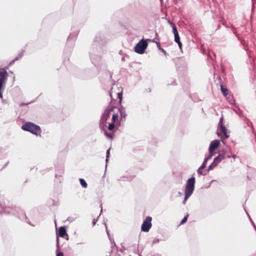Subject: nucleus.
Segmentation results:
<instances>
[{
  "label": "nucleus",
  "mask_w": 256,
  "mask_h": 256,
  "mask_svg": "<svg viewBox=\"0 0 256 256\" xmlns=\"http://www.w3.org/2000/svg\"><path fill=\"white\" fill-rule=\"evenodd\" d=\"M113 111V108H112L106 109L104 114H102L101 119L100 123L103 124V126H106V122L108 118L110 117V112Z\"/></svg>",
  "instance_id": "obj_8"
},
{
  "label": "nucleus",
  "mask_w": 256,
  "mask_h": 256,
  "mask_svg": "<svg viewBox=\"0 0 256 256\" xmlns=\"http://www.w3.org/2000/svg\"><path fill=\"white\" fill-rule=\"evenodd\" d=\"M218 134L222 140L227 138L229 136L227 134V130L224 125L220 126V132Z\"/></svg>",
  "instance_id": "obj_12"
},
{
  "label": "nucleus",
  "mask_w": 256,
  "mask_h": 256,
  "mask_svg": "<svg viewBox=\"0 0 256 256\" xmlns=\"http://www.w3.org/2000/svg\"><path fill=\"white\" fill-rule=\"evenodd\" d=\"M16 60H15V58H14V60H12V61H11V62H10V65H12V64H14V62H15L16 61Z\"/></svg>",
  "instance_id": "obj_40"
},
{
  "label": "nucleus",
  "mask_w": 256,
  "mask_h": 256,
  "mask_svg": "<svg viewBox=\"0 0 256 256\" xmlns=\"http://www.w3.org/2000/svg\"><path fill=\"white\" fill-rule=\"evenodd\" d=\"M220 140H215L212 141L209 146L208 150L209 153L214 154V151L219 146Z\"/></svg>",
  "instance_id": "obj_9"
},
{
  "label": "nucleus",
  "mask_w": 256,
  "mask_h": 256,
  "mask_svg": "<svg viewBox=\"0 0 256 256\" xmlns=\"http://www.w3.org/2000/svg\"><path fill=\"white\" fill-rule=\"evenodd\" d=\"M118 98L119 99V102L120 104L122 101V92L121 91L118 94Z\"/></svg>",
  "instance_id": "obj_25"
},
{
  "label": "nucleus",
  "mask_w": 256,
  "mask_h": 256,
  "mask_svg": "<svg viewBox=\"0 0 256 256\" xmlns=\"http://www.w3.org/2000/svg\"><path fill=\"white\" fill-rule=\"evenodd\" d=\"M106 40L104 38V36L101 34H98L95 36L93 43L92 46L94 44V48L101 49L100 46L104 44Z\"/></svg>",
  "instance_id": "obj_6"
},
{
  "label": "nucleus",
  "mask_w": 256,
  "mask_h": 256,
  "mask_svg": "<svg viewBox=\"0 0 256 256\" xmlns=\"http://www.w3.org/2000/svg\"><path fill=\"white\" fill-rule=\"evenodd\" d=\"M158 242V239L154 240V242Z\"/></svg>",
  "instance_id": "obj_47"
},
{
  "label": "nucleus",
  "mask_w": 256,
  "mask_h": 256,
  "mask_svg": "<svg viewBox=\"0 0 256 256\" xmlns=\"http://www.w3.org/2000/svg\"><path fill=\"white\" fill-rule=\"evenodd\" d=\"M98 221V220L97 219H94L92 221V224L93 226H94L96 222Z\"/></svg>",
  "instance_id": "obj_39"
},
{
  "label": "nucleus",
  "mask_w": 256,
  "mask_h": 256,
  "mask_svg": "<svg viewBox=\"0 0 256 256\" xmlns=\"http://www.w3.org/2000/svg\"><path fill=\"white\" fill-rule=\"evenodd\" d=\"M56 256H64V254L62 252H60L57 254Z\"/></svg>",
  "instance_id": "obj_38"
},
{
  "label": "nucleus",
  "mask_w": 256,
  "mask_h": 256,
  "mask_svg": "<svg viewBox=\"0 0 256 256\" xmlns=\"http://www.w3.org/2000/svg\"><path fill=\"white\" fill-rule=\"evenodd\" d=\"M119 111H120L121 117L124 118L126 116L127 114L125 112V108H123L122 106H121L119 108Z\"/></svg>",
  "instance_id": "obj_17"
},
{
  "label": "nucleus",
  "mask_w": 256,
  "mask_h": 256,
  "mask_svg": "<svg viewBox=\"0 0 256 256\" xmlns=\"http://www.w3.org/2000/svg\"><path fill=\"white\" fill-rule=\"evenodd\" d=\"M105 226H106V232H107V234L108 235V236L110 237V234H109V232L108 230V228H107V226H106V225L105 224Z\"/></svg>",
  "instance_id": "obj_42"
},
{
  "label": "nucleus",
  "mask_w": 256,
  "mask_h": 256,
  "mask_svg": "<svg viewBox=\"0 0 256 256\" xmlns=\"http://www.w3.org/2000/svg\"><path fill=\"white\" fill-rule=\"evenodd\" d=\"M126 60L124 56L122 58V61L124 62Z\"/></svg>",
  "instance_id": "obj_43"
},
{
  "label": "nucleus",
  "mask_w": 256,
  "mask_h": 256,
  "mask_svg": "<svg viewBox=\"0 0 256 256\" xmlns=\"http://www.w3.org/2000/svg\"><path fill=\"white\" fill-rule=\"evenodd\" d=\"M67 220L68 221H70V222H72L74 220V218H72V217H68V218Z\"/></svg>",
  "instance_id": "obj_37"
},
{
  "label": "nucleus",
  "mask_w": 256,
  "mask_h": 256,
  "mask_svg": "<svg viewBox=\"0 0 256 256\" xmlns=\"http://www.w3.org/2000/svg\"><path fill=\"white\" fill-rule=\"evenodd\" d=\"M120 54H122V50L120 51Z\"/></svg>",
  "instance_id": "obj_50"
},
{
  "label": "nucleus",
  "mask_w": 256,
  "mask_h": 256,
  "mask_svg": "<svg viewBox=\"0 0 256 256\" xmlns=\"http://www.w3.org/2000/svg\"><path fill=\"white\" fill-rule=\"evenodd\" d=\"M157 46H158V48L160 47V42H157ZM159 48L160 49V48Z\"/></svg>",
  "instance_id": "obj_45"
},
{
  "label": "nucleus",
  "mask_w": 256,
  "mask_h": 256,
  "mask_svg": "<svg viewBox=\"0 0 256 256\" xmlns=\"http://www.w3.org/2000/svg\"><path fill=\"white\" fill-rule=\"evenodd\" d=\"M0 212H4L8 214H12L18 216L20 219L24 220L26 218V215L24 212L18 208H10L4 207L0 204Z\"/></svg>",
  "instance_id": "obj_2"
},
{
  "label": "nucleus",
  "mask_w": 256,
  "mask_h": 256,
  "mask_svg": "<svg viewBox=\"0 0 256 256\" xmlns=\"http://www.w3.org/2000/svg\"><path fill=\"white\" fill-rule=\"evenodd\" d=\"M24 55V52H20L18 54L15 58V60H18L21 58Z\"/></svg>",
  "instance_id": "obj_27"
},
{
  "label": "nucleus",
  "mask_w": 256,
  "mask_h": 256,
  "mask_svg": "<svg viewBox=\"0 0 256 256\" xmlns=\"http://www.w3.org/2000/svg\"><path fill=\"white\" fill-rule=\"evenodd\" d=\"M214 162L217 164L220 162L222 161V160L220 158V156H217L216 157L214 158Z\"/></svg>",
  "instance_id": "obj_24"
},
{
  "label": "nucleus",
  "mask_w": 256,
  "mask_h": 256,
  "mask_svg": "<svg viewBox=\"0 0 256 256\" xmlns=\"http://www.w3.org/2000/svg\"><path fill=\"white\" fill-rule=\"evenodd\" d=\"M192 195H190V194H186L184 193V200H183V202L182 203L184 204H185L186 202V200H188V199Z\"/></svg>",
  "instance_id": "obj_28"
},
{
  "label": "nucleus",
  "mask_w": 256,
  "mask_h": 256,
  "mask_svg": "<svg viewBox=\"0 0 256 256\" xmlns=\"http://www.w3.org/2000/svg\"><path fill=\"white\" fill-rule=\"evenodd\" d=\"M24 55V52H20L18 54L15 58V60H18L21 58Z\"/></svg>",
  "instance_id": "obj_26"
},
{
  "label": "nucleus",
  "mask_w": 256,
  "mask_h": 256,
  "mask_svg": "<svg viewBox=\"0 0 256 256\" xmlns=\"http://www.w3.org/2000/svg\"><path fill=\"white\" fill-rule=\"evenodd\" d=\"M214 156V154H211L209 153L208 156H206L204 158V160L202 166L206 168L208 161V160H210V159H211V158H212V156Z\"/></svg>",
  "instance_id": "obj_14"
},
{
  "label": "nucleus",
  "mask_w": 256,
  "mask_h": 256,
  "mask_svg": "<svg viewBox=\"0 0 256 256\" xmlns=\"http://www.w3.org/2000/svg\"><path fill=\"white\" fill-rule=\"evenodd\" d=\"M104 134L110 138H112L114 136L112 132H108L106 130H104Z\"/></svg>",
  "instance_id": "obj_23"
},
{
  "label": "nucleus",
  "mask_w": 256,
  "mask_h": 256,
  "mask_svg": "<svg viewBox=\"0 0 256 256\" xmlns=\"http://www.w3.org/2000/svg\"><path fill=\"white\" fill-rule=\"evenodd\" d=\"M101 49L94 48V44L90 48L89 54L92 63L96 67L98 70H100L102 65V62L101 56L98 54L100 53Z\"/></svg>",
  "instance_id": "obj_1"
},
{
  "label": "nucleus",
  "mask_w": 256,
  "mask_h": 256,
  "mask_svg": "<svg viewBox=\"0 0 256 256\" xmlns=\"http://www.w3.org/2000/svg\"><path fill=\"white\" fill-rule=\"evenodd\" d=\"M114 128V122H112V123H110L109 124H108V129L109 130H112Z\"/></svg>",
  "instance_id": "obj_29"
},
{
  "label": "nucleus",
  "mask_w": 256,
  "mask_h": 256,
  "mask_svg": "<svg viewBox=\"0 0 256 256\" xmlns=\"http://www.w3.org/2000/svg\"><path fill=\"white\" fill-rule=\"evenodd\" d=\"M251 221H252V224H253L254 226V228H256V226H255V225H254V222H253L252 220H251Z\"/></svg>",
  "instance_id": "obj_48"
},
{
  "label": "nucleus",
  "mask_w": 256,
  "mask_h": 256,
  "mask_svg": "<svg viewBox=\"0 0 256 256\" xmlns=\"http://www.w3.org/2000/svg\"><path fill=\"white\" fill-rule=\"evenodd\" d=\"M61 176V175H59L58 174H56V178L58 179Z\"/></svg>",
  "instance_id": "obj_41"
},
{
  "label": "nucleus",
  "mask_w": 256,
  "mask_h": 256,
  "mask_svg": "<svg viewBox=\"0 0 256 256\" xmlns=\"http://www.w3.org/2000/svg\"><path fill=\"white\" fill-rule=\"evenodd\" d=\"M221 90L225 96L228 95V90L226 88H224L222 85H220Z\"/></svg>",
  "instance_id": "obj_19"
},
{
  "label": "nucleus",
  "mask_w": 256,
  "mask_h": 256,
  "mask_svg": "<svg viewBox=\"0 0 256 256\" xmlns=\"http://www.w3.org/2000/svg\"><path fill=\"white\" fill-rule=\"evenodd\" d=\"M80 184L83 188H86L88 186L86 180L83 178H80Z\"/></svg>",
  "instance_id": "obj_21"
},
{
  "label": "nucleus",
  "mask_w": 256,
  "mask_h": 256,
  "mask_svg": "<svg viewBox=\"0 0 256 256\" xmlns=\"http://www.w3.org/2000/svg\"><path fill=\"white\" fill-rule=\"evenodd\" d=\"M8 74L5 70L0 72V88H2L3 83L7 79Z\"/></svg>",
  "instance_id": "obj_13"
},
{
  "label": "nucleus",
  "mask_w": 256,
  "mask_h": 256,
  "mask_svg": "<svg viewBox=\"0 0 256 256\" xmlns=\"http://www.w3.org/2000/svg\"><path fill=\"white\" fill-rule=\"evenodd\" d=\"M222 120H223V118H222V116L220 118V120L219 122V123H218V126H219L220 128V127L221 125H223Z\"/></svg>",
  "instance_id": "obj_35"
},
{
  "label": "nucleus",
  "mask_w": 256,
  "mask_h": 256,
  "mask_svg": "<svg viewBox=\"0 0 256 256\" xmlns=\"http://www.w3.org/2000/svg\"><path fill=\"white\" fill-rule=\"evenodd\" d=\"M162 51L164 54H166V52L165 50H164V49L162 48Z\"/></svg>",
  "instance_id": "obj_44"
},
{
  "label": "nucleus",
  "mask_w": 256,
  "mask_h": 256,
  "mask_svg": "<svg viewBox=\"0 0 256 256\" xmlns=\"http://www.w3.org/2000/svg\"><path fill=\"white\" fill-rule=\"evenodd\" d=\"M195 182V178L193 176H192L190 178L187 180L184 193L190 195L192 194L194 190Z\"/></svg>",
  "instance_id": "obj_4"
},
{
  "label": "nucleus",
  "mask_w": 256,
  "mask_h": 256,
  "mask_svg": "<svg viewBox=\"0 0 256 256\" xmlns=\"http://www.w3.org/2000/svg\"><path fill=\"white\" fill-rule=\"evenodd\" d=\"M169 23L172 26V31H173L174 34H178L176 25L171 22H169Z\"/></svg>",
  "instance_id": "obj_18"
},
{
  "label": "nucleus",
  "mask_w": 256,
  "mask_h": 256,
  "mask_svg": "<svg viewBox=\"0 0 256 256\" xmlns=\"http://www.w3.org/2000/svg\"><path fill=\"white\" fill-rule=\"evenodd\" d=\"M248 125L249 127H250L254 129V126L251 122L248 123Z\"/></svg>",
  "instance_id": "obj_36"
},
{
  "label": "nucleus",
  "mask_w": 256,
  "mask_h": 256,
  "mask_svg": "<svg viewBox=\"0 0 256 256\" xmlns=\"http://www.w3.org/2000/svg\"><path fill=\"white\" fill-rule=\"evenodd\" d=\"M66 234V230L64 226H60L58 230V232L57 233L56 238V246H58V236L61 238H64L65 235Z\"/></svg>",
  "instance_id": "obj_10"
},
{
  "label": "nucleus",
  "mask_w": 256,
  "mask_h": 256,
  "mask_svg": "<svg viewBox=\"0 0 256 256\" xmlns=\"http://www.w3.org/2000/svg\"><path fill=\"white\" fill-rule=\"evenodd\" d=\"M22 128L25 131L29 132L34 134H37L38 132L40 130L38 126L34 124L31 122H28L23 124L22 126Z\"/></svg>",
  "instance_id": "obj_3"
},
{
  "label": "nucleus",
  "mask_w": 256,
  "mask_h": 256,
  "mask_svg": "<svg viewBox=\"0 0 256 256\" xmlns=\"http://www.w3.org/2000/svg\"><path fill=\"white\" fill-rule=\"evenodd\" d=\"M78 32L76 31V32H74V34H70L67 40L66 44L68 45H74V42L77 36L78 35Z\"/></svg>",
  "instance_id": "obj_11"
},
{
  "label": "nucleus",
  "mask_w": 256,
  "mask_h": 256,
  "mask_svg": "<svg viewBox=\"0 0 256 256\" xmlns=\"http://www.w3.org/2000/svg\"><path fill=\"white\" fill-rule=\"evenodd\" d=\"M218 164H216L214 160L213 162L210 164V166L208 167V168L206 170V171L208 172L212 170L214 168H215Z\"/></svg>",
  "instance_id": "obj_20"
},
{
  "label": "nucleus",
  "mask_w": 256,
  "mask_h": 256,
  "mask_svg": "<svg viewBox=\"0 0 256 256\" xmlns=\"http://www.w3.org/2000/svg\"><path fill=\"white\" fill-rule=\"evenodd\" d=\"M232 157L234 158H236V156L235 154H234L232 156Z\"/></svg>",
  "instance_id": "obj_46"
},
{
  "label": "nucleus",
  "mask_w": 256,
  "mask_h": 256,
  "mask_svg": "<svg viewBox=\"0 0 256 256\" xmlns=\"http://www.w3.org/2000/svg\"><path fill=\"white\" fill-rule=\"evenodd\" d=\"M218 156H220V160H224L226 156H225L224 154H219Z\"/></svg>",
  "instance_id": "obj_33"
},
{
  "label": "nucleus",
  "mask_w": 256,
  "mask_h": 256,
  "mask_svg": "<svg viewBox=\"0 0 256 256\" xmlns=\"http://www.w3.org/2000/svg\"><path fill=\"white\" fill-rule=\"evenodd\" d=\"M118 116L116 114H114L112 116V120L113 121V122H116V119L118 118Z\"/></svg>",
  "instance_id": "obj_32"
},
{
  "label": "nucleus",
  "mask_w": 256,
  "mask_h": 256,
  "mask_svg": "<svg viewBox=\"0 0 256 256\" xmlns=\"http://www.w3.org/2000/svg\"><path fill=\"white\" fill-rule=\"evenodd\" d=\"M226 157H228V158H231V156H230V155H228V156H226Z\"/></svg>",
  "instance_id": "obj_49"
},
{
  "label": "nucleus",
  "mask_w": 256,
  "mask_h": 256,
  "mask_svg": "<svg viewBox=\"0 0 256 256\" xmlns=\"http://www.w3.org/2000/svg\"><path fill=\"white\" fill-rule=\"evenodd\" d=\"M148 46V43L144 40H140L135 46V52L139 54L144 53L146 49Z\"/></svg>",
  "instance_id": "obj_5"
},
{
  "label": "nucleus",
  "mask_w": 256,
  "mask_h": 256,
  "mask_svg": "<svg viewBox=\"0 0 256 256\" xmlns=\"http://www.w3.org/2000/svg\"><path fill=\"white\" fill-rule=\"evenodd\" d=\"M205 167L202 166L198 169L197 172L199 176H205L206 174V172H204L203 171V169Z\"/></svg>",
  "instance_id": "obj_16"
},
{
  "label": "nucleus",
  "mask_w": 256,
  "mask_h": 256,
  "mask_svg": "<svg viewBox=\"0 0 256 256\" xmlns=\"http://www.w3.org/2000/svg\"><path fill=\"white\" fill-rule=\"evenodd\" d=\"M63 172H64V170H63V169H62V173H63Z\"/></svg>",
  "instance_id": "obj_52"
},
{
  "label": "nucleus",
  "mask_w": 256,
  "mask_h": 256,
  "mask_svg": "<svg viewBox=\"0 0 256 256\" xmlns=\"http://www.w3.org/2000/svg\"><path fill=\"white\" fill-rule=\"evenodd\" d=\"M160 0V2H162V0Z\"/></svg>",
  "instance_id": "obj_53"
},
{
  "label": "nucleus",
  "mask_w": 256,
  "mask_h": 256,
  "mask_svg": "<svg viewBox=\"0 0 256 256\" xmlns=\"http://www.w3.org/2000/svg\"><path fill=\"white\" fill-rule=\"evenodd\" d=\"M174 41L178 44L179 47L180 48H182V44L180 41V38L178 34H174Z\"/></svg>",
  "instance_id": "obj_15"
},
{
  "label": "nucleus",
  "mask_w": 256,
  "mask_h": 256,
  "mask_svg": "<svg viewBox=\"0 0 256 256\" xmlns=\"http://www.w3.org/2000/svg\"><path fill=\"white\" fill-rule=\"evenodd\" d=\"M131 178L127 176H122L118 180H130Z\"/></svg>",
  "instance_id": "obj_30"
},
{
  "label": "nucleus",
  "mask_w": 256,
  "mask_h": 256,
  "mask_svg": "<svg viewBox=\"0 0 256 256\" xmlns=\"http://www.w3.org/2000/svg\"><path fill=\"white\" fill-rule=\"evenodd\" d=\"M110 148L109 149H108L107 150V152H106V162H107L108 160V158L109 157V155H110Z\"/></svg>",
  "instance_id": "obj_34"
},
{
  "label": "nucleus",
  "mask_w": 256,
  "mask_h": 256,
  "mask_svg": "<svg viewBox=\"0 0 256 256\" xmlns=\"http://www.w3.org/2000/svg\"><path fill=\"white\" fill-rule=\"evenodd\" d=\"M225 97L230 104H234V100L232 96L227 95V96Z\"/></svg>",
  "instance_id": "obj_22"
},
{
  "label": "nucleus",
  "mask_w": 256,
  "mask_h": 256,
  "mask_svg": "<svg viewBox=\"0 0 256 256\" xmlns=\"http://www.w3.org/2000/svg\"><path fill=\"white\" fill-rule=\"evenodd\" d=\"M234 33L235 34H236V32L235 30H234Z\"/></svg>",
  "instance_id": "obj_51"
},
{
  "label": "nucleus",
  "mask_w": 256,
  "mask_h": 256,
  "mask_svg": "<svg viewBox=\"0 0 256 256\" xmlns=\"http://www.w3.org/2000/svg\"><path fill=\"white\" fill-rule=\"evenodd\" d=\"M152 218L150 216L146 218L142 225L141 228L142 231L144 232H148L149 231L152 226Z\"/></svg>",
  "instance_id": "obj_7"
},
{
  "label": "nucleus",
  "mask_w": 256,
  "mask_h": 256,
  "mask_svg": "<svg viewBox=\"0 0 256 256\" xmlns=\"http://www.w3.org/2000/svg\"><path fill=\"white\" fill-rule=\"evenodd\" d=\"M188 214L186 215V216H185L182 219V220H181L180 222V224H184L186 220H187V219H188Z\"/></svg>",
  "instance_id": "obj_31"
}]
</instances>
